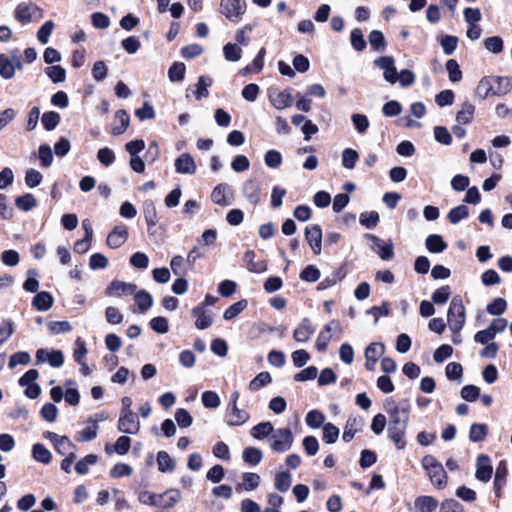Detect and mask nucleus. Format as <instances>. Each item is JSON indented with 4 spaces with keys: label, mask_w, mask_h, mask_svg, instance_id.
I'll return each instance as SVG.
<instances>
[{
    "label": "nucleus",
    "mask_w": 512,
    "mask_h": 512,
    "mask_svg": "<svg viewBox=\"0 0 512 512\" xmlns=\"http://www.w3.org/2000/svg\"><path fill=\"white\" fill-rule=\"evenodd\" d=\"M493 468L490 458L485 454L477 457L475 477L481 482H488L491 479Z\"/></svg>",
    "instance_id": "11"
},
{
    "label": "nucleus",
    "mask_w": 512,
    "mask_h": 512,
    "mask_svg": "<svg viewBox=\"0 0 512 512\" xmlns=\"http://www.w3.org/2000/svg\"><path fill=\"white\" fill-rule=\"evenodd\" d=\"M313 332L314 327L312 326L310 320L304 319L299 327L295 330L294 338L298 342H306Z\"/></svg>",
    "instance_id": "28"
},
{
    "label": "nucleus",
    "mask_w": 512,
    "mask_h": 512,
    "mask_svg": "<svg viewBox=\"0 0 512 512\" xmlns=\"http://www.w3.org/2000/svg\"><path fill=\"white\" fill-rule=\"evenodd\" d=\"M96 462L97 456L94 454H89L76 463L75 470L78 474L84 475L88 473L89 466L94 465Z\"/></svg>",
    "instance_id": "50"
},
{
    "label": "nucleus",
    "mask_w": 512,
    "mask_h": 512,
    "mask_svg": "<svg viewBox=\"0 0 512 512\" xmlns=\"http://www.w3.org/2000/svg\"><path fill=\"white\" fill-rule=\"evenodd\" d=\"M28 278L23 284V289L30 293H35L39 289V281L37 280V271L30 269L27 271Z\"/></svg>",
    "instance_id": "54"
},
{
    "label": "nucleus",
    "mask_w": 512,
    "mask_h": 512,
    "mask_svg": "<svg viewBox=\"0 0 512 512\" xmlns=\"http://www.w3.org/2000/svg\"><path fill=\"white\" fill-rule=\"evenodd\" d=\"M137 290V286L133 283H127L119 280H114L106 289L108 296L124 297L133 295Z\"/></svg>",
    "instance_id": "9"
},
{
    "label": "nucleus",
    "mask_w": 512,
    "mask_h": 512,
    "mask_svg": "<svg viewBox=\"0 0 512 512\" xmlns=\"http://www.w3.org/2000/svg\"><path fill=\"white\" fill-rule=\"evenodd\" d=\"M495 85V95L503 96L509 93L512 89L511 77H493Z\"/></svg>",
    "instance_id": "31"
},
{
    "label": "nucleus",
    "mask_w": 512,
    "mask_h": 512,
    "mask_svg": "<svg viewBox=\"0 0 512 512\" xmlns=\"http://www.w3.org/2000/svg\"><path fill=\"white\" fill-rule=\"evenodd\" d=\"M213 81L208 76H200L196 84V90L194 92L197 100L205 98L209 95L208 88L212 85Z\"/></svg>",
    "instance_id": "35"
},
{
    "label": "nucleus",
    "mask_w": 512,
    "mask_h": 512,
    "mask_svg": "<svg viewBox=\"0 0 512 512\" xmlns=\"http://www.w3.org/2000/svg\"><path fill=\"white\" fill-rule=\"evenodd\" d=\"M475 107L469 103H463L461 110L458 111L456 115V120L460 124H468L472 121L474 115Z\"/></svg>",
    "instance_id": "34"
},
{
    "label": "nucleus",
    "mask_w": 512,
    "mask_h": 512,
    "mask_svg": "<svg viewBox=\"0 0 512 512\" xmlns=\"http://www.w3.org/2000/svg\"><path fill=\"white\" fill-rule=\"evenodd\" d=\"M352 123L358 133L364 134L369 127V120L364 114H353L351 116Z\"/></svg>",
    "instance_id": "62"
},
{
    "label": "nucleus",
    "mask_w": 512,
    "mask_h": 512,
    "mask_svg": "<svg viewBox=\"0 0 512 512\" xmlns=\"http://www.w3.org/2000/svg\"><path fill=\"white\" fill-rule=\"evenodd\" d=\"M271 449L277 453H284L291 449L294 436L289 428L275 429L268 439Z\"/></svg>",
    "instance_id": "4"
},
{
    "label": "nucleus",
    "mask_w": 512,
    "mask_h": 512,
    "mask_svg": "<svg viewBox=\"0 0 512 512\" xmlns=\"http://www.w3.org/2000/svg\"><path fill=\"white\" fill-rule=\"evenodd\" d=\"M487 431L485 424H473L470 427L469 438L472 442H481L485 439Z\"/></svg>",
    "instance_id": "49"
},
{
    "label": "nucleus",
    "mask_w": 512,
    "mask_h": 512,
    "mask_svg": "<svg viewBox=\"0 0 512 512\" xmlns=\"http://www.w3.org/2000/svg\"><path fill=\"white\" fill-rule=\"evenodd\" d=\"M60 122V115L56 112L50 111L42 115V124L48 131L54 130Z\"/></svg>",
    "instance_id": "55"
},
{
    "label": "nucleus",
    "mask_w": 512,
    "mask_h": 512,
    "mask_svg": "<svg viewBox=\"0 0 512 512\" xmlns=\"http://www.w3.org/2000/svg\"><path fill=\"white\" fill-rule=\"evenodd\" d=\"M143 214L148 227H152L157 224V212L153 201L146 200L143 203Z\"/></svg>",
    "instance_id": "33"
},
{
    "label": "nucleus",
    "mask_w": 512,
    "mask_h": 512,
    "mask_svg": "<svg viewBox=\"0 0 512 512\" xmlns=\"http://www.w3.org/2000/svg\"><path fill=\"white\" fill-rule=\"evenodd\" d=\"M446 69L448 71L450 81L459 82L462 79V72L456 60L449 59L446 62Z\"/></svg>",
    "instance_id": "60"
},
{
    "label": "nucleus",
    "mask_w": 512,
    "mask_h": 512,
    "mask_svg": "<svg viewBox=\"0 0 512 512\" xmlns=\"http://www.w3.org/2000/svg\"><path fill=\"white\" fill-rule=\"evenodd\" d=\"M175 420L181 428H187L192 425L193 418L190 413L184 408H178L175 411Z\"/></svg>",
    "instance_id": "58"
},
{
    "label": "nucleus",
    "mask_w": 512,
    "mask_h": 512,
    "mask_svg": "<svg viewBox=\"0 0 512 512\" xmlns=\"http://www.w3.org/2000/svg\"><path fill=\"white\" fill-rule=\"evenodd\" d=\"M359 222L366 228L372 229L376 227L379 222V214L376 211L361 213Z\"/></svg>",
    "instance_id": "51"
},
{
    "label": "nucleus",
    "mask_w": 512,
    "mask_h": 512,
    "mask_svg": "<svg viewBox=\"0 0 512 512\" xmlns=\"http://www.w3.org/2000/svg\"><path fill=\"white\" fill-rule=\"evenodd\" d=\"M115 117L119 121L120 124L112 127V134L120 135L129 126V115L127 114V112L125 110H118L115 114Z\"/></svg>",
    "instance_id": "40"
},
{
    "label": "nucleus",
    "mask_w": 512,
    "mask_h": 512,
    "mask_svg": "<svg viewBox=\"0 0 512 512\" xmlns=\"http://www.w3.org/2000/svg\"><path fill=\"white\" fill-rule=\"evenodd\" d=\"M469 216V209L465 205H459L450 210L448 219L452 224H457Z\"/></svg>",
    "instance_id": "41"
},
{
    "label": "nucleus",
    "mask_w": 512,
    "mask_h": 512,
    "mask_svg": "<svg viewBox=\"0 0 512 512\" xmlns=\"http://www.w3.org/2000/svg\"><path fill=\"white\" fill-rule=\"evenodd\" d=\"M185 65L180 62H175L168 70V77L172 82H180L184 79Z\"/></svg>",
    "instance_id": "46"
},
{
    "label": "nucleus",
    "mask_w": 512,
    "mask_h": 512,
    "mask_svg": "<svg viewBox=\"0 0 512 512\" xmlns=\"http://www.w3.org/2000/svg\"><path fill=\"white\" fill-rule=\"evenodd\" d=\"M363 427V420L360 417H353L347 420V423L343 432V440L349 442L353 439L355 434L360 431Z\"/></svg>",
    "instance_id": "19"
},
{
    "label": "nucleus",
    "mask_w": 512,
    "mask_h": 512,
    "mask_svg": "<svg viewBox=\"0 0 512 512\" xmlns=\"http://www.w3.org/2000/svg\"><path fill=\"white\" fill-rule=\"evenodd\" d=\"M426 249L431 253H441L447 248V244L438 234H431L425 241Z\"/></svg>",
    "instance_id": "24"
},
{
    "label": "nucleus",
    "mask_w": 512,
    "mask_h": 512,
    "mask_svg": "<svg viewBox=\"0 0 512 512\" xmlns=\"http://www.w3.org/2000/svg\"><path fill=\"white\" fill-rule=\"evenodd\" d=\"M128 238V229L125 225H118L107 236V245L116 249L121 247Z\"/></svg>",
    "instance_id": "16"
},
{
    "label": "nucleus",
    "mask_w": 512,
    "mask_h": 512,
    "mask_svg": "<svg viewBox=\"0 0 512 512\" xmlns=\"http://www.w3.org/2000/svg\"><path fill=\"white\" fill-rule=\"evenodd\" d=\"M271 105L277 110H283L293 105V97L289 89L277 90L272 89L268 94Z\"/></svg>",
    "instance_id": "8"
},
{
    "label": "nucleus",
    "mask_w": 512,
    "mask_h": 512,
    "mask_svg": "<svg viewBox=\"0 0 512 512\" xmlns=\"http://www.w3.org/2000/svg\"><path fill=\"white\" fill-rule=\"evenodd\" d=\"M242 193L250 204L255 206L260 202L261 189L259 183L256 180H246L242 186Z\"/></svg>",
    "instance_id": "15"
},
{
    "label": "nucleus",
    "mask_w": 512,
    "mask_h": 512,
    "mask_svg": "<svg viewBox=\"0 0 512 512\" xmlns=\"http://www.w3.org/2000/svg\"><path fill=\"white\" fill-rule=\"evenodd\" d=\"M54 447L61 455H70V453H74L75 449V445L66 436H61L54 444Z\"/></svg>",
    "instance_id": "42"
},
{
    "label": "nucleus",
    "mask_w": 512,
    "mask_h": 512,
    "mask_svg": "<svg viewBox=\"0 0 512 512\" xmlns=\"http://www.w3.org/2000/svg\"><path fill=\"white\" fill-rule=\"evenodd\" d=\"M374 65L383 70L384 79L390 84L398 81V73L395 67V59L391 56H382L374 60Z\"/></svg>",
    "instance_id": "6"
},
{
    "label": "nucleus",
    "mask_w": 512,
    "mask_h": 512,
    "mask_svg": "<svg viewBox=\"0 0 512 512\" xmlns=\"http://www.w3.org/2000/svg\"><path fill=\"white\" fill-rule=\"evenodd\" d=\"M45 73L54 83H60L66 79V71L59 65L47 67Z\"/></svg>",
    "instance_id": "43"
},
{
    "label": "nucleus",
    "mask_w": 512,
    "mask_h": 512,
    "mask_svg": "<svg viewBox=\"0 0 512 512\" xmlns=\"http://www.w3.org/2000/svg\"><path fill=\"white\" fill-rule=\"evenodd\" d=\"M264 162L269 168L276 169L282 164V155L277 150H269L265 153Z\"/></svg>",
    "instance_id": "56"
},
{
    "label": "nucleus",
    "mask_w": 512,
    "mask_h": 512,
    "mask_svg": "<svg viewBox=\"0 0 512 512\" xmlns=\"http://www.w3.org/2000/svg\"><path fill=\"white\" fill-rule=\"evenodd\" d=\"M271 380V376L268 372H261L253 380L250 381L249 389L251 391H257L269 384Z\"/></svg>",
    "instance_id": "57"
},
{
    "label": "nucleus",
    "mask_w": 512,
    "mask_h": 512,
    "mask_svg": "<svg viewBox=\"0 0 512 512\" xmlns=\"http://www.w3.org/2000/svg\"><path fill=\"white\" fill-rule=\"evenodd\" d=\"M369 43L371 47L377 51H382L385 49V38L381 31L373 30L370 32L368 36Z\"/></svg>",
    "instance_id": "48"
},
{
    "label": "nucleus",
    "mask_w": 512,
    "mask_h": 512,
    "mask_svg": "<svg viewBox=\"0 0 512 512\" xmlns=\"http://www.w3.org/2000/svg\"><path fill=\"white\" fill-rule=\"evenodd\" d=\"M37 15H40V9L32 3H21L15 11L16 19L23 24L31 22Z\"/></svg>",
    "instance_id": "14"
},
{
    "label": "nucleus",
    "mask_w": 512,
    "mask_h": 512,
    "mask_svg": "<svg viewBox=\"0 0 512 512\" xmlns=\"http://www.w3.org/2000/svg\"><path fill=\"white\" fill-rule=\"evenodd\" d=\"M457 44L458 38L455 36L445 35L440 39V45L446 55H451L455 51Z\"/></svg>",
    "instance_id": "63"
},
{
    "label": "nucleus",
    "mask_w": 512,
    "mask_h": 512,
    "mask_svg": "<svg viewBox=\"0 0 512 512\" xmlns=\"http://www.w3.org/2000/svg\"><path fill=\"white\" fill-rule=\"evenodd\" d=\"M181 500V492L178 489H168L164 492L163 504L159 508L169 509L174 507Z\"/></svg>",
    "instance_id": "32"
},
{
    "label": "nucleus",
    "mask_w": 512,
    "mask_h": 512,
    "mask_svg": "<svg viewBox=\"0 0 512 512\" xmlns=\"http://www.w3.org/2000/svg\"><path fill=\"white\" fill-rule=\"evenodd\" d=\"M201 401L204 407L215 409L219 407L221 401L218 394L214 391H205L202 393Z\"/></svg>",
    "instance_id": "47"
},
{
    "label": "nucleus",
    "mask_w": 512,
    "mask_h": 512,
    "mask_svg": "<svg viewBox=\"0 0 512 512\" xmlns=\"http://www.w3.org/2000/svg\"><path fill=\"white\" fill-rule=\"evenodd\" d=\"M242 458L245 463L251 466L258 465L263 458L262 451L255 447H247L243 450Z\"/></svg>",
    "instance_id": "29"
},
{
    "label": "nucleus",
    "mask_w": 512,
    "mask_h": 512,
    "mask_svg": "<svg viewBox=\"0 0 512 512\" xmlns=\"http://www.w3.org/2000/svg\"><path fill=\"white\" fill-rule=\"evenodd\" d=\"M438 507V501L432 496H419L414 501L415 512H433Z\"/></svg>",
    "instance_id": "18"
},
{
    "label": "nucleus",
    "mask_w": 512,
    "mask_h": 512,
    "mask_svg": "<svg viewBox=\"0 0 512 512\" xmlns=\"http://www.w3.org/2000/svg\"><path fill=\"white\" fill-rule=\"evenodd\" d=\"M33 458L43 464H48L51 461L50 451L40 443L34 444L32 448Z\"/></svg>",
    "instance_id": "37"
},
{
    "label": "nucleus",
    "mask_w": 512,
    "mask_h": 512,
    "mask_svg": "<svg viewBox=\"0 0 512 512\" xmlns=\"http://www.w3.org/2000/svg\"><path fill=\"white\" fill-rule=\"evenodd\" d=\"M134 300L141 313L146 312L153 305V298L150 293L145 290H139L133 294Z\"/></svg>",
    "instance_id": "23"
},
{
    "label": "nucleus",
    "mask_w": 512,
    "mask_h": 512,
    "mask_svg": "<svg viewBox=\"0 0 512 512\" xmlns=\"http://www.w3.org/2000/svg\"><path fill=\"white\" fill-rule=\"evenodd\" d=\"M223 53L227 61L237 62L241 59L242 50L236 44L227 43L223 47Z\"/></svg>",
    "instance_id": "44"
},
{
    "label": "nucleus",
    "mask_w": 512,
    "mask_h": 512,
    "mask_svg": "<svg viewBox=\"0 0 512 512\" xmlns=\"http://www.w3.org/2000/svg\"><path fill=\"white\" fill-rule=\"evenodd\" d=\"M15 205L22 211H30L37 205L36 198L30 194L27 193L23 196H19L15 199Z\"/></svg>",
    "instance_id": "38"
},
{
    "label": "nucleus",
    "mask_w": 512,
    "mask_h": 512,
    "mask_svg": "<svg viewBox=\"0 0 512 512\" xmlns=\"http://www.w3.org/2000/svg\"><path fill=\"white\" fill-rule=\"evenodd\" d=\"M246 11L245 0H221L220 12L230 21L239 22Z\"/></svg>",
    "instance_id": "5"
},
{
    "label": "nucleus",
    "mask_w": 512,
    "mask_h": 512,
    "mask_svg": "<svg viewBox=\"0 0 512 512\" xmlns=\"http://www.w3.org/2000/svg\"><path fill=\"white\" fill-rule=\"evenodd\" d=\"M53 297L49 292L42 291L35 295L33 306L39 311H47L53 305Z\"/></svg>",
    "instance_id": "25"
},
{
    "label": "nucleus",
    "mask_w": 512,
    "mask_h": 512,
    "mask_svg": "<svg viewBox=\"0 0 512 512\" xmlns=\"http://www.w3.org/2000/svg\"><path fill=\"white\" fill-rule=\"evenodd\" d=\"M138 416L134 412L120 413L117 428L126 434H137L140 430Z\"/></svg>",
    "instance_id": "7"
},
{
    "label": "nucleus",
    "mask_w": 512,
    "mask_h": 512,
    "mask_svg": "<svg viewBox=\"0 0 512 512\" xmlns=\"http://www.w3.org/2000/svg\"><path fill=\"white\" fill-rule=\"evenodd\" d=\"M292 483L291 475L286 472L282 471L275 475V488L284 493L289 490Z\"/></svg>",
    "instance_id": "39"
},
{
    "label": "nucleus",
    "mask_w": 512,
    "mask_h": 512,
    "mask_svg": "<svg viewBox=\"0 0 512 512\" xmlns=\"http://www.w3.org/2000/svg\"><path fill=\"white\" fill-rule=\"evenodd\" d=\"M305 238L309 246L316 255H319L322 250V230L317 224L306 227Z\"/></svg>",
    "instance_id": "10"
},
{
    "label": "nucleus",
    "mask_w": 512,
    "mask_h": 512,
    "mask_svg": "<svg viewBox=\"0 0 512 512\" xmlns=\"http://www.w3.org/2000/svg\"><path fill=\"white\" fill-rule=\"evenodd\" d=\"M246 307V300L238 301L225 310L223 317L225 320H232L237 317Z\"/></svg>",
    "instance_id": "53"
},
{
    "label": "nucleus",
    "mask_w": 512,
    "mask_h": 512,
    "mask_svg": "<svg viewBox=\"0 0 512 512\" xmlns=\"http://www.w3.org/2000/svg\"><path fill=\"white\" fill-rule=\"evenodd\" d=\"M477 93L483 99H486L491 95H495V85L493 77L482 78L478 83Z\"/></svg>",
    "instance_id": "30"
},
{
    "label": "nucleus",
    "mask_w": 512,
    "mask_h": 512,
    "mask_svg": "<svg viewBox=\"0 0 512 512\" xmlns=\"http://www.w3.org/2000/svg\"><path fill=\"white\" fill-rule=\"evenodd\" d=\"M232 196V189L226 183L218 184L211 193V200L220 206H229L232 201L228 199V196Z\"/></svg>",
    "instance_id": "17"
},
{
    "label": "nucleus",
    "mask_w": 512,
    "mask_h": 512,
    "mask_svg": "<svg viewBox=\"0 0 512 512\" xmlns=\"http://www.w3.org/2000/svg\"><path fill=\"white\" fill-rule=\"evenodd\" d=\"M17 70L19 69L14 67L13 63L6 58V54H0V76L2 78H13Z\"/></svg>",
    "instance_id": "36"
},
{
    "label": "nucleus",
    "mask_w": 512,
    "mask_h": 512,
    "mask_svg": "<svg viewBox=\"0 0 512 512\" xmlns=\"http://www.w3.org/2000/svg\"><path fill=\"white\" fill-rule=\"evenodd\" d=\"M440 512H465L464 507L454 499H446L440 506Z\"/></svg>",
    "instance_id": "64"
},
{
    "label": "nucleus",
    "mask_w": 512,
    "mask_h": 512,
    "mask_svg": "<svg viewBox=\"0 0 512 512\" xmlns=\"http://www.w3.org/2000/svg\"><path fill=\"white\" fill-rule=\"evenodd\" d=\"M274 426L272 425L271 422L269 421H266V422H261L257 425H255L250 433H251V436L254 437L255 439H258V440H262L266 437H268V439L271 437V435L273 434L274 432Z\"/></svg>",
    "instance_id": "21"
},
{
    "label": "nucleus",
    "mask_w": 512,
    "mask_h": 512,
    "mask_svg": "<svg viewBox=\"0 0 512 512\" xmlns=\"http://www.w3.org/2000/svg\"><path fill=\"white\" fill-rule=\"evenodd\" d=\"M359 159V153L352 148H345L341 153V164L343 168L352 170Z\"/></svg>",
    "instance_id": "27"
},
{
    "label": "nucleus",
    "mask_w": 512,
    "mask_h": 512,
    "mask_svg": "<svg viewBox=\"0 0 512 512\" xmlns=\"http://www.w3.org/2000/svg\"><path fill=\"white\" fill-rule=\"evenodd\" d=\"M306 424L312 428H319L324 425L325 416L318 410H312L306 415Z\"/></svg>",
    "instance_id": "52"
},
{
    "label": "nucleus",
    "mask_w": 512,
    "mask_h": 512,
    "mask_svg": "<svg viewBox=\"0 0 512 512\" xmlns=\"http://www.w3.org/2000/svg\"><path fill=\"white\" fill-rule=\"evenodd\" d=\"M507 308L506 300L503 298H495L491 303L487 305V312L490 315H501Z\"/></svg>",
    "instance_id": "61"
},
{
    "label": "nucleus",
    "mask_w": 512,
    "mask_h": 512,
    "mask_svg": "<svg viewBox=\"0 0 512 512\" xmlns=\"http://www.w3.org/2000/svg\"><path fill=\"white\" fill-rule=\"evenodd\" d=\"M175 170L179 174L193 175L197 171V165L194 158L189 153H182L175 159Z\"/></svg>",
    "instance_id": "13"
},
{
    "label": "nucleus",
    "mask_w": 512,
    "mask_h": 512,
    "mask_svg": "<svg viewBox=\"0 0 512 512\" xmlns=\"http://www.w3.org/2000/svg\"><path fill=\"white\" fill-rule=\"evenodd\" d=\"M447 323L451 331L455 334L459 333L465 323V307L460 296H455L448 308Z\"/></svg>",
    "instance_id": "3"
},
{
    "label": "nucleus",
    "mask_w": 512,
    "mask_h": 512,
    "mask_svg": "<svg viewBox=\"0 0 512 512\" xmlns=\"http://www.w3.org/2000/svg\"><path fill=\"white\" fill-rule=\"evenodd\" d=\"M249 418V413L244 409H240L238 404L227 406L226 422L229 426H241L245 424Z\"/></svg>",
    "instance_id": "12"
},
{
    "label": "nucleus",
    "mask_w": 512,
    "mask_h": 512,
    "mask_svg": "<svg viewBox=\"0 0 512 512\" xmlns=\"http://www.w3.org/2000/svg\"><path fill=\"white\" fill-rule=\"evenodd\" d=\"M192 314L195 317V325L198 329H206L212 324V317L206 313L202 306L193 308Z\"/></svg>",
    "instance_id": "22"
},
{
    "label": "nucleus",
    "mask_w": 512,
    "mask_h": 512,
    "mask_svg": "<svg viewBox=\"0 0 512 512\" xmlns=\"http://www.w3.org/2000/svg\"><path fill=\"white\" fill-rule=\"evenodd\" d=\"M384 409L390 419L388 425L389 438L395 443L397 449L401 450L406 445L404 437L409 421L411 404L408 400L395 403L394 400L387 399L384 403Z\"/></svg>",
    "instance_id": "1"
},
{
    "label": "nucleus",
    "mask_w": 512,
    "mask_h": 512,
    "mask_svg": "<svg viewBox=\"0 0 512 512\" xmlns=\"http://www.w3.org/2000/svg\"><path fill=\"white\" fill-rule=\"evenodd\" d=\"M158 470L162 473H172L175 469V461L166 451H159L157 454Z\"/></svg>",
    "instance_id": "26"
},
{
    "label": "nucleus",
    "mask_w": 512,
    "mask_h": 512,
    "mask_svg": "<svg viewBox=\"0 0 512 512\" xmlns=\"http://www.w3.org/2000/svg\"><path fill=\"white\" fill-rule=\"evenodd\" d=\"M451 295V289L449 286H442L435 290L431 296L434 304H445Z\"/></svg>",
    "instance_id": "59"
},
{
    "label": "nucleus",
    "mask_w": 512,
    "mask_h": 512,
    "mask_svg": "<svg viewBox=\"0 0 512 512\" xmlns=\"http://www.w3.org/2000/svg\"><path fill=\"white\" fill-rule=\"evenodd\" d=\"M261 478L257 473L245 472L242 474V483L237 485V490L253 491L260 485Z\"/></svg>",
    "instance_id": "20"
},
{
    "label": "nucleus",
    "mask_w": 512,
    "mask_h": 512,
    "mask_svg": "<svg viewBox=\"0 0 512 512\" xmlns=\"http://www.w3.org/2000/svg\"><path fill=\"white\" fill-rule=\"evenodd\" d=\"M339 429L332 423H326L323 425V440L327 444H333L339 437Z\"/></svg>",
    "instance_id": "45"
},
{
    "label": "nucleus",
    "mask_w": 512,
    "mask_h": 512,
    "mask_svg": "<svg viewBox=\"0 0 512 512\" xmlns=\"http://www.w3.org/2000/svg\"><path fill=\"white\" fill-rule=\"evenodd\" d=\"M431 484L437 489H443L447 485V473L443 465L433 456L425 455L421 461Z\"/></svg>",
    "instance_id": "2"
}]
</instances>
